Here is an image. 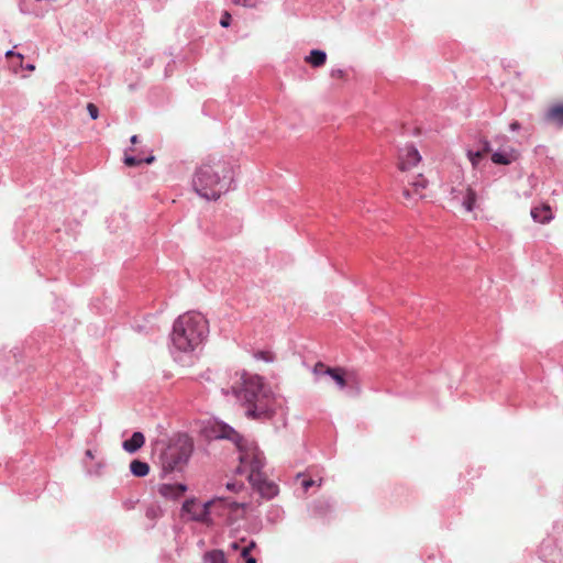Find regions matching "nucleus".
<instances>
[{
	"mask_svg": "<svg viewBox=\"0 0 563 563\" xmlns=\"http://www.w3.org/2000/svg\"><path fill=\"white\" fill-rule=\"evenodd\" d=\"M209 322L196 311L180 314L173 323L169 334V351L175 361L191 356L207 340Z\"/></svg>",
	"mask_w": 563,
	"mask_h": 563,
	"instance_id": "f257e3e1",
	"label": "nucleus"
},
{
	"mask_svg": "<svg viewBox=\"0 0 563 563\" xmlns=\"http://www.w3.org/2000/svg\"><path fill=\"white\" fill-rule=\"evenodd\" d=\"M232 394L238 400L252 405L246 416L252 419H267L274 413L273 395L267 390L262 378L245 372L235 373L231 384Z\"/></svg>",
	"mask_w": 563,
	"mask_h": 563,
	"instance_id": "f03ea898",
	"label": "nucleus"
},
{
	"mask_svg": "<svg viewBox=\"0 0 563 563\" xmlns=\"http://www.w3.org/2000/svg\"><path fill=\"white\" fill-rule=\"evenodd\" d=\"M216 437L232 441L239 451L238 473L245 475L247 479H258V472L264 466V455L253 440L243 438L232 427L225 423H217Z\"/></svg>",
	"mask_w": 563,
	"mask_h": 563,
	"instance_id": "7ed1b4c3",
	"label": "nucleus"
},
{
	"mask_svg": "<svg viewBox=\"0 0 563 563\" xmlns=\"http://www.w3.org/2000/svg\"><path fill=\"white\" fill-rule=\"evenodd\" d=\"M192 452V441L188 435L177 437L161 453V462L164 471L169 472L181 467L187 463Z\"/></svg>",
	"mask_w": 563,
	"mask_h": 563,
	"instance_id": "20e7f679",
	"label": "nucleus"
},
{
	"mask_svg": "<svg viewBox=\"0 0 563 563\" xmlns=\"http://www.w3.org/2000/svg\"><path fill=\"white\" fill-rule=\"evenodd\" d=\"M217 503H219L217 497L206 503H200L196 498L187 499L181 506L180 517L186 521H195L211 527L214 523L212 515H216Z\"/></svg>",
	"mask_w": 563,
	"mask_h": 563,
	"instance_id": "39448f33",
	"label": "nucleus"
},
{
	"mask_svg": "<svg viewBox=\"0 0 563 563\" xmlns=\"http://www.w3.org/2000/svg\"><path fill=\"white\" fill-rule=\"evenodd\" d=\"M313 373L316 376L329 377L339 389L346 390L350 395H358L361 393V380L355 372L330 368L323 364H317Z\"/></svg>",
	"mask_w": 563,
	"mask_h": 563,
	"instance_id": "423d86ee",
	"label": "nucleus"
},
{
	"mask_svg": "<svg viewBox=\"0 0 563 563\" xmlns=\"http://www.w3.org/2000/svg\"><path fill=\"white\" fill-rule=\"evenodd\" d=\"M240 166H236L231 158H224L219 154H210L202 159V162L196 166L192 176H229L241 173L238 170Z\"/></svg>",
	"mask_w": 563,
	"mask_h": 563,
	"instance_id": "0eeeda50",
	"label": "nucleus"
},
{
	"mask_svg": "<svg viewBox=\"0 0 563 563\" xmlns=\"http://www.w3.org/2000/svg\"><path fill=\"white\" fill-rule=\"evenodd\" d=\"M233 178H192L196 194L206 200H217L232 189Z\"/></svg>",
	"mask_w": 563,
	"mask_h": 563,
	"instance_id": "6e6552de",
	"label": "nucleus"
},
{
	"mask_svg": "<svg viewBox=\"0 0 563 563\" xmlns=\"http://www.w3.org/2000/svg\"><path fill=\"white\" fill-rule=\"evenodd\" d=\"M216 515L225 518L227 525L232 526L245 517L249 504L238 503L224 497H217Z\"/></svg>",
	"mask_w": 563,
	"mask_h": 563,
	"instance_id": "1a4fd4ad",
	"label": "nucleus"
},
{
	"mask_svg": "<svg viewBox=\"0 0 563 563\" xmlns=\"http://www.w3.org/2000/svg\"><path fill=\"white\" fill-rule=\"evenodd\" d=\"M421 155L413 144H407L399 150L397 166L400 172H408L421 161Z\"/></svg>",
	"mask_w": 563,
	"mask_h": 563,
	"instance_id": "9d476101",
	"label": "nucleus"
},
{
	"mask_svg": "<svg viewBox=\"0 0 563 563\" xmlns=\"http://www.w3.org/2000/svg\"><path fill=\"white\" fill-rule=\"evenodd\" d=\"M258 479H249L260 495L266 499H271L278 494V487L273 482H268L264 478L262 471L258 472Z\"/></svg>",
	"mask_w": 563,
	"mask_h": 563,
	"instance_id": "9b49d317",
	"label": "nucleus"
},
{
	"mask_svg": "<svg viewBox=\"0 0 563 563\" xmlns=\"http://www.w3.org/2000/svg\"><path fill=\"white\" fill-rule=\"evenodd\" d=\"M427 187V180L421 178L419 180H415L410 183L408 186H405L402 189L404 197L409 201H415L419 198H422V190Z\"/></svg>",
	"mask_w": 563,
	"mask_h": 563,
	"instance_id": "f8f14e48",
	"label": "nucleus"
},
{
	"mask_svg": "<svg viewBox=\"0 0 563 563\" xmlns=\"http://www.w3.org/2000/svg\"><path fill=\"white\" fill-rule=\"evenodd\" d=\"M187 490L186 485L180 483L175 484H162L158 486V493L167 499H177L181 497Z\"/></svg>",
	"mask_w": 563,
	"mask_h": 563,
	"instance_id": "ddd939ff",
	"label": "nucleus"
},
{
	"mask_svg": "<svg viewBox=\"0 0 563 563\" xmlns=\"http://www.w3.org/2000/svg\"><path fill=\"white\" fill-rule=\"evenodd\" d=\"M545 121L563 126V103L552 104L544 114Z\"/></svg>",
	"mask_w": 563,
	"mask_h": 563,
	"instance_id": "4468645a",
	"label": "nucleus"
},
{
	"mask_svg": "<svg viewBox=\"0 0 563 563\" xmlns=\"http://www.w3.org/2000/svg\"><path fill=\"white\" fill-rule=\"evenodd\" d=\"M531 217L539 223H547L552 220L553 213L551 207L547 203H543L540 207H534L531 209Z\"/></svg>",
	"mask_w": 563,
	"mask_h": 563,
	"instance_id": "2eb2a0df",
	"label": "nucleus"
},
{
	"mask_svg": "<svg viewBox=\"0 0 563 563\" xmlns=\"http://www.w3.org/2000/svg\"><path fill=\"white\" fill-rule=\"evenodd\" d=\"M305 60L314 68L321 67L327 62V53L320 48H312L305 57Z\"/></svg>",
	"mask_w": 563,
	"mask_h": 563,
	"instance_id": "dca6fc26",
	"label": "nucleus"
},
{
	"mask_svg": "<svg viewBox=\"0 0 563 563\" xmlns=\"http://www.w3.org/2000/svg\"><path fill=\"white\" fill-rule=\"evenodd\" d=\"M145 438L142 432H134L129 440L122 444L123 449L129 453H134L143 446Z\"/></svg>",
	"mask_w": 563,
	"mask_h": 563,
	"instance_id": "f3484780",
	"label": "nucleus"
},
{
	"mask_svg": "<svg viewBox=\"0 0 563 563\" xmlns=\"http://www.w3.org/2000/svg\"><path fill=\"white\" fill-rule=\"evenodd\" d=\"M517 159V153L515 151L506 152H496L492 155V162L500 165H508L511 162Z\"/></svg>",
	"mask_w": 563,
	"mask_h": 563,
	"instance_id": "a211bd4d",
	"label": "nucleus"
},
{
	"mask_svg": "<svg viewBox=\"0 0 563 563\" xmlns=\"http://www.w3.org/2000/svg\"><path fill=\"white\" fill-rule=\"evenodd\" d=\"M130 471L136 477H144L148 474L150 466L140 460H133L130 464Z\"/></svg>",
	"mask_w": 563,
	"mask_h": 563,
	"instance_id": "6ab92c4d",
	"label": "nucleus"
},
{
	"mask_svg": "<svg viewBox=\"0 0 563 563\" xmlns=\"http://www.w3.org/2000/svg\"><path fill=\"white\" fill-rule=\"evenodd\" d=\"M202 563H227V559L223 551L211 550L205 553Z\"/></svg>",
	"mask_w": 563,
	"mask_h": 563,
	"instance_id": "aec40b11",
	"label": "nucleus"
},
{
	"mask_svg": "<svg viewBox=\"0 0 563 563\" xmlns=\"http://www.w3.org/2000/svg\"><path fill=\"white\" fill-rule=\"evenodd\" d=\"M106 466V462L103 460H98L96 463H93L91 466H87V473L89 475L93 476H100L102 474V471Z\"/></svg>",
	"mask_w": 563,
	"mask_h": 563,
	"instance_id": "412c9836",
	"label": "nucleus"
},
{
	"mask_svg": "<svg viewBox=\"0 0 563 563\" xmlns=\"http://www.w3.org/2000/svg\"><path fill=\"white\" fill-rule=\"evenodd\" d=\"M253 548H255V542L250 541L241 549V556L245 559L246 563H256V560L253 556H250V552Z\"/></svg>",
	"mask_w": 563,
	"mask_h": 563,
	"instance_id": "4be33fe9",
	"label": "nucleus"
},
{
	"mask_svg": "<svg viewBox=\"0 0 563 563\" xmlns=\"http://www.w3.org/2000/svg\"><path fill=\"white\" fill-rule=\"evenodd\" d=\"M476 200V194L475 191H473L472 189H467V192H466V196H465V199H464V207L467 211H472L473 210V205Z\"/></svg>",
	"mask_w": 563,
	"mask_h": 563,
	"instance_id": "5701e85b",
	"label": "nucleus"
},
{
	"mask_svg": "<svg viewBox=\"0 0 563 563\" xmlns=\"http://www.w3.org/2000/svg\"><path fill=\"white\" fill-rule=\"evenodd\" d=\"M123 162L129 167H135V166L142 164V156L141 155H128V154H125Z\"/></svg>",
	"mask_w": 563,
	"mask_h": 563,
	"instance_id": "b1692460",
	"label": "nucleus"
},
{
	"mask_svg": "<svg viewBox=\"0 0 563 563\" xmlns=\"http://www.w3.org/2000/svg\"><path fill=\"white\" fill-rule=\"evenodd\" d=\"M231 20H232L231 14L228 11H223L221 14V18L219 20V24L222 27L227 29L231 25Z\"/></svg>",
	"mask_w": 563,
	"mask_h": 563,
	"instance_id": "393cba45",
	"label": "nucleus"
},
{
	"mask_svg": "<svg viewBox=\"0 0 563 563\" xmlns=\"http://www.w3.org/2000/svg\"><path fill=\"white\" fill-rule=\"evenodd\" d=\"M487 152H488V148H487V147H486V148H484V151H478V152H476V153H474V154H473L472 152H470V153H468L470 161H471V162H472V164L475 166V165L478 163V161L482 158V156H483L485 153H487Z\"/></svg>",
	"mask_w": 563,
	"mask_h": 563,
	"instance_id": "a878e982",
	"label": "nucleus"
},
{
	"mask_svg": "<svg viewBox=\"0 0 563 563\" xmlns=\"http://www.w3.org/2000/svg\"><path fill=\"white\" fill-rule=\"evenodd\" d=\"M87 111H88V114H89L91 120L98 119V117H99V109H98V107L95 103L89 102L87 104Z\"/></svg>",
	"mask_w": 563,
	"mask_h": 563,
	"instance_id": "bb28decb",
	"label": "nucleus"
},
{
	"mask_svg": "<svg viewBox=\"0 0 563 563\" xmlns=\"http://www.w3.org/2000/svg\"><path fill=\"white\" fill-rule=\"evenodd\" d=\"M234 4L243 5L246 8H254L256 5V0H231Z\"/></svg>",
	"mask_w": 563,
	"mask_h": 563,
	"instance_id": "cd10ccee",
	"label": "nucleus"
},
{
	"mask_svg": "<svg viewBox=\"0 0 563 563\" xmlns=\"http://www.w3.org/2000/svg\"><path fill=\"white\" fill-rule=\"evenodd\" d=\"M345 71L341 68H332L330 70V76L332 78H342L344 76Z\"/></svg>",
	"mask_w": 563,
	"mask_h": 563,
	"instance_id": "c85d7f7f",
	"label": "nucleus"
},
{
	"mask_svg": "<svg viewBox=\"0 0 563 563\" xmlns=\"http://www.w3.org/2000/svg\"><path fill=\"white\" fill-rule=\"evenodd\" d=\"M16 57L18 59L22 60L24 58V55L21 54V53H18L15 52L14 49H9L7 53H5V57L7 58H10V57Z\"/></svg>",
	"mask_w": 563,
	"mask_h": 563,
	"instance_id": "c756f323",
	"label": "nucleus"
},
{
	"mask_svg": "<svg viewBox=\"0 0 563 563\" xmlns=\"http://www.w3.org/2000/svg\"><path fill=\"white\" fill-rule=\"evenodd\" d=\"M242 488V484H238V483H227V489L228 490H231V492H238L239 489Z\"/></svg>",
	"mask_w": 563,
	"mask_h": 563,
	"instance_id": "7c9ffc66",
	"label": "nucleus"
},
{
	"mask_svg": "<svg viewBox=\"0 0 563 563\" xmlns=\"http://www.w3.org/2000/svg\"><path fill=\"white\" fill-rule=\"evenodd\" d=\"M155 159H156V157L153 154H150L147 156H142V163H145V164H152Z\"/></svg>",
	"mask_w": 563,
	"mask_h": 563,
	"instance_id": "2f4dec72",
	"label": "nucleus"
},
{
	"mask_svg": "<svg viewBox=\"0 0 563 563\" xmlns=\"http://www.w3.org/2000/svg\"><path fill=\"white\" fill-rule=\"evenodd\" d=\"M313 485H314V481H312V479H303L302 481V487L305 488V490H308Z\"/></svg>",
	"mask_w": 563,
	"mask_h": 563,
	"instance_id": "473e14b6",
	"label": "nucleus"
},
{
	"mask_svg": "<svg viewBox=\"0 0 563 563\" xmlns=\"http://www.w3.org/2000/svg\"><path fill=\"white\" fill-rule=\"evenodd\" d=\"M85 455H86V457H87V459L95 460V457H96V452H95L93 450H90V449H89V450H87V451L85 452Z\"/></svg>",
	"mask_w": 563,
	"mask_h": 563,
	"instance_id": "72a5a7b5",
	"label": "nucleus"
},
{
	"mask_svg": "<svg viewBox=\"0 0 563 563\" xmlns=\"http://www.w3.org/2000/svg\"><path fill=\"white\" fill-rule=\"evenodd\" d=\"M173 71L172 69V63H168L165 67V77H168L170 75V73Z\"/></svg>",
	"mask_w": 563,
	"mask_h": 563,
	"instance_id": "f704fd0d",
	"label": "nucleus"
},
{
	"mask_svg": "<svg viewBox=\"0 0 563 563\" xmlns=\"http://www.w3.org/2000/svg\"><path fill=\"white\" fill-rule=\"evenodd\" d=\"M230 548H231L233 551L239 550V549H240L239 542H232V543L230 544Z\"/></svg>",
	"mask_w": 563,
	"mask_h": 563,
	"instance_id": "c9c22d12",
	"label": "nucleus"
},
{
	"mask_svg": "<svg viewBox=\"0 0 563 563\" xmlns=\"http://www.w3.org/2000/svg\"><path fill=\"white\" fill-rule=\"evenodd\" d=\"M130 141H131V143H132V144H136V143H137V141H139V136H137V135H132V136L130 137Z\"/></svg>",
	"mask_w": 563,
	"mask_h": 563,
	"instance_id": "e433bc0d",
	"label": "nucleus"
},
{
	"mask_svg": "<svg viewBox=\"0 0 563 563\" xmlns=\"http://www.w3.org/2000/svg\"><path fill=\"white\" fill-rule=\"evenodd\" d=\"M25 69L27 70H34L35 69V66L33 64H26L25 65Z\"/></svg>",
	"mask_w": 563,
	"mask_h": 563,
	"instance_id": "4c0bfd02",
	"label": "nucleus"
},
{
	"mask_svg": "<svg viewBox=\"0 0 563 563\" xmlns=\"http://www.w3.org/2000/svg\"><path fill=\"white\" fill-rule=\"evenodd\" d=\"M519 126H520V125H519V123H518V122H514V123H511V124H510V128H511L512 130H517V129H519Z\"/></svg>",
	"mask_w": 563,
	"mask_h": 563,
	"instance_id": "58836bf2",
	"label": "nucleus"
}]
</instances>
